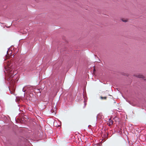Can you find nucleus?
Returning <instances> with one entry per match:
<instances>
[{"label":"nucleus","instance_id":"obj_6","mask_svg":"<svg viewBox=\"0 0 146 146\" xmlns=\"http://www.w3.org/2000/svg\"><path fill=\"white\" fill-rule=\"evenodd\" d=\"M139 78H143V76H140L139 77Z\"/></svg>","mask_w":146,"mask_h":146},{"label":"nucleus","instance_id":"obj_7","mask_svg":"<svg viewBox=\"0 0 146 146\" xmlns=\"http://www.w3.org/2000/svg\"><path fill=\"white\" fill-rule=\"evenodd\" d=\"M9 52H10V54H11L12 53V51H9Z\"/></svg>","mask_w":146,"mask_h":146},{"label":"nucleus","instance_id":"obj_3","mask_svg":"<svg viewBox=\"0 0 146 146\" xmlns=\"http://www.w3.org/2000/svg\"><path fill=\"white\" fill-rule=\"evenodd\" d=\"M101 98L102 100H103V99L106 100V97H103L101 96Z\"/></svg>","mask_w":146,"mask_h":146},{"label":"nucleus","instance_id":"obj_11","mask_svg":"<svg viewBox=\"0 0 146 146\" xmlns=\"http://www.w3.org/2000/svg\"><path fill=\"white\" fill-rule=\"evenodd\" d=\"M85 99L84 98V101H85Z\"/></svg>","mask_w":146,"mask_h":146},{"label":"nucleus","instance_id":"obj_10","mask_svg":"<svg viewBox=\"0 0 146 146\" xmlns=\"http://www.w3.org/2000/svg\"><path fill=\"white\" fill-rule=\"evenodd\" d=\"M84 106H85L86 105V103H84Z\"/></svg>","mask_w":146,"mask_h":146},{"label":"nucleus","instance_id":"obj_4","mask_svg":"<svg viewBox=\"0 0 146 146\" xmlns=\"http://www.w3.org/2000/svg\"><path fill=\"white\" fill-rule=\"evenodd\" d=\"M113 121L111 120L110 121V125H112L113 124Z\"/></svg>","mask_w":146,"mask_h":146},{"label":"nucleus","instance_id":"obj_9","mask_svg":"<svg viewBox=\"0 0 146 146\" xmlns=\"http://www.w3.org/2000/svg\"><path fill=\"white\" fill-rule=\"evenodd\" d=\"M23 88H23V92H25V90H23Z\"/></svg>","mask_w":146,"mask_h":146},{"label":"nucleus","instance_id":"obj_8","mask_svg":"<svg viewBox=\"0 0 146 146\" xmlns=\"http://www.w3.org/2000/svg\"><path fill=\"white\" fill-rule=\"evenodd\" d=\"M8 51H7V54H9L8 53Z\"/></svg>","mask_w":146,"mask_h":146},{"label":"nucleus","instance_id":"obj_1","mask_svg":"<svg viewBox=\"0 0 146 146\" xmlns=\"http://www.w3.org/2000/svg\"><path fill=\"white\" fill-rule=\"evenodd\" d=\"M12 66H5L4 72L5 75V80H7V83H9L10 88L8 87L10 93L11 94H14L15 88L14 85L13 81L12 78L17 74L16 72H14V70Z\"/></svg>","mask_w":146,"mask_h":146},{"label":"nucleus","instance_id":"obj_2","mask_svg":"<svg viewBox=\"0 0 146 146\" xmlns=\"http://www.w3.org/2000/svg\"><path fill=\"white\" fill-rule=\"evenodd\" d=\"M102 116L101 114L99 113L97 116L96 118L97 119H100L102 118Z\"/></svg>","mask_w":146,"mask_h":146},{"label":"nucleus","instance_id":"obj_5","mask_svg":"<svg viewBox=\"0 0 146 146\" xmlns=\"http://www.w3.org/2000/svg\"><path fill=\"white\" fill-rule=\"evenodd\" d=\"M122 21L123 22H126L127 21V20H125V19H122Z\"/></svg>","mask_w":146,"mask_h":146}]
</instances>
